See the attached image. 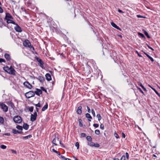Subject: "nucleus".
<instances>
[{
  "label": "nucleus",
  "mask_w": 160,
  "mask_h": 160,
  "mask_svg": "<svg viewBox=\"0 0 160 160\" xmlns=\"http://www.w3.org/2000/svg\"><path fill=\"white\" fill-rule=\"evenodd\" d=\"M3 70L7 72L9 74L16 76V71L11 66L9 67L8 66H6L3 67Z\"/></svg>",
  "instance_id": "nucleus-1"
},
{
  "label": "nucleus",
  "mask_w": 160,
  "mask_h": 160,
  "mask_svg": "<svg viewBox=\"0 0 160 160\" xmlns=\"http://www.w3.org/2000/svg\"><path fill=\"white\" fill-rule=\"evenodd\" d=\"M13 120L15 123H21L22 121L21 117L18 115L14 116L13 118Z\"/></svg>",
  "instance_id": "nucleus-2"
},
{
  "label": "nucleus",
  "mask_w": 160,
  "mask_h": 160,
  "mask_svg": "<svg viewBox=\"0 0 160 160\" xmlns=\"http://www.w3.org/2000/svg\"><path fill=\"white\" fill-rule=\"evenodd\" d=\"M25 96L27 98H29L31 97H34L35 96V94L33 91H31L26 93Z\"/></svg>",
  "instance_id": "nucleus-3"
},
{
  "label": "nucleus",
  "mask_w": 160,
  "mask_h": 160,
  "mask_svg": "<svg viewBox=\"0 0 160 160\" xmlns=\"http://www.w3.org/2000/svg\"><path fill=\"white\" fill-rule=\"evenodd\" d=\"M35 58L37 61L39 63L38 64L39 66L42 69H45V68L43 65L44 63L42 60L38 57H35Z\"/></svg>",
  "instance_id": "nucleus-4"
},
{
  "label": "nucleus",
  "mask_w": 160,
  "mask_h": 160,
  "mask_svg": "<svg viewBox=\"0 0 160 160\" xmlns=\"http://www.w3.org/2000/svg\"><path fill=\"white\" fill-rule=\"evenodd\" d=\"M0 106H1V108L2 111L5 112H6L8 111V107L3 102H0Z\"/></svg>",
  "instance_id": "nucleus-5"
},
{
  "label": "nucleus",
  "mask_w": 160,
  "mask_h": 160,
  "mask_svg": "<svg viewBox=\"0 0 160 160\" xmlns=\"http://www.w3.org/2000/svg\"><path fill=\"white\" fill-rule=\"evenodd\" d=\"M32 78L35 79H36L38 80L41 82H43L45 81V79L44 77L41 76H39L38 77H35L34 76L32 77L31 76Z\"/></svg>",
  "instance_id": "nucleus-6"
},
{
  "label": "nucleus",
  "mask_w": 160,
  "mask_h": 160,
  "mask_svg": "<svg viewBox=\"0 0 160 160\" xmlns=\"http://www.w3.org/2000/svg\"><path fill=\"white\" fill-rule=\"evenodd\" d=\"M37 116V114L36 112H35L33 114H32L31 115V121L33 122L35 121L36 119Z\"/></svg>",
  "instance_id": "nucleus-7"
},
{
  "label": "nucleus",
  "mask_w": 160,
  "mask_h": 160,
  "mask_svg": "<svg viewBox=\"0 0 160 160\" xmlns=\"http://www.w3.org/2000/svg\"><path fill=\"white\" fill-rule=\"evenodd\" d=\"M14 25H16V26L14 27V28L15 30L17 32H21L22 31L21 28L19 26V25L17 23H16V24H14Z\"/></svg>",
  "instance_id": "nucleus-8"
},
{
  "label": "nucleus",
  "mask_w": 160,
  "mask_h": 160,
  "mask_svg": "<svg viewBox=\"0 0 160 160\" xmlns=\"http://www.w3.org/2000/svg\"><path fill=\"white\" fill-rule=\"evenodd\" d=\"M23 46L29 48L31 45V44L29 41L28 40H25L23 43Z\"/></svg>",
  "instance_id": "nucleus-9"
},
{
  "label": "nucleus",
  "mask_w": 160,
  "mask_h": 160,
  "mask_svg": "<svg viewBox=\"0 0 160 160\" xmlns=\"http://www.w3.org/2000/svg\"><path fill=\"white\" fill-rule=\"evenodd\" d=\"M23 84L25 87L29 89H31L32 88V85L28 81L24 82Z\"/></svg>",
  "instance_id": "nucleus-10"
},
{
  "label": "nucleus",
  "mask_w": 160,
  "mask_h": 160,
  "mask_svg": "<svg viewBox=\"0 0 160 160\" xmlns=\"http://www.w3.org/2000/svg\"><path fill=\"white\" fill-rule=\"evenodd\" d=\"M13 19V18L12 16L9 13H6L5 18H4L5 20H6L8 19Z\"/></svg>",
  "instance_id": "nucleus-11"
},
{
  "label": "nucleus",
  "mask_w": 160,
  "mask_h": 160,
  "mask_svg": "<svg viewBox=\"0 0 160 160\" xmlns=\"http://www.w3.org/2000/svg\"><path fill=\"white\" fill-rule=\"evenodd\" d=\"M57 141H59V138L58 137H56V136H55L54 138H53L52 142L55 145L57 146L58 144L56 143V142Z\"/></svg>",
  "instance_id": "nucleus-12"
},
{
  "label": "nucleus",
  "mask_w": 160,
  "mask_h": 160,
  "mask_svg": "<svg viewBox=\"0 0 160 160\" xmlns=\"http://www.w3.org/2000/svg\"><path fill=\"white\" fill-rule=\"evenodd\" d=\"M82 107L81 106H79L76 111L77 113L79 115H81L82 113Z\"/></svg>",
  "instance_id": "nucleus-13"
},
{
  "label": "nucleus",
  "mask_w": 160,
  "mask_h": 160,
  "mask_svg": "<svg viewBox=\"0 0 160 160\" xmlns=\"http://www.w3.org/2000/svg\"><path fill=\"white\" fill-rule=\"evenodd\" d=\"M36 91L35 92H34V94L35 93L37 95H38V96H39L40 94H42V91L41 90L38 88H36Z\"/></svg>",
  "instance_id": "nucleus-14"
},
{
  "label": "nucleus",
  "mask_w": 160,
  "mask_h": 160,
  "mask_svg": "<svg viewBox=\"0 0 160 160\" xmlns=\"http://www.w3.org/2000/svg\"><path fill=\"white\" fill-rule=\"evenodd\" d=\"M111 25L114 28L119 30L120 31H121V29L113 22H112L111 23Z\"/></svg>",
  "instance_id": "nucleus-15"
},
{
  "label": "nucleus",
  "mask_w": 160,
  "mask_h": 160,
  "mask_svg": "<svg viewBox=\"0 0 160 160\" xmlns=\"http://www.w3.org/2000/svg\"><path fill=\"white\" fill-rule=\"evenodd\" d=\"M46 80L48 81H50L52 79L51 76L50 74L47 73L45 75Z\"/></svg>",
  "instance_id": "nucleus-16"
},
{
  "label": "nucleus",
  "mask_w": 160,
  "mask_h": 160,
  "mask_svg": "<svg viewBox=\"0 0 160 160\" xmlns=\"http://www.w3.org/2000/svg\"><path fill=\"white\" fill-rule=\"evenodd\" d=\"M4 57L8 61H10L11 58L10 55L8 53H5L4 55Z\"/></svg>",
  "instance_id": "nucleus-17"
},
{
  "label": "nucleus",
  "mask_w": 160,
  "mask_h": 160,
  "mask_svg": "<svg viewBox=\"0 0 160 160\" xmlns=\"http://www.w3.org/2000/svg\"><path fill=\"white\" fill-rule=\"evenodd\" d=\"M13 19H8L6 20L7 23L8 24L12 23L13 24H16V22L12 20Z\"/></svg>",
  "instance_id": "nucleus-18"
},
{
  "label": "nucleus",
  "mask_w": 160,
  "mask_h": 160,
  "mask_svg": "<svg viewBox=\"0 0 160 160\" xmlns=\"http://www.w3.org/2000/svg\"><path fill=\"white\" fill-rule=\"evenodd\" d=\"M12 133L14 134H16L18 133L20 134H22L23 133V132L22 131H18L14 129H12Z\"/></svg>",
  "instance_id": "nucleus-19"
},
{
  "label": "nucleus",
  "mask_w": 160,
  "mask_h": 160,
  "mask_svg": "<svg viewBox=\"0 0 160 160\" xmlns=\"http://www.w3.org/2000/svg\"><path fill=\"white\" fill-rule=\"evenodd\" d=\"M86 117L88 118V120L90 122L91 119H92V117L88 113H87L86 114Z\"/></svg>",
  "instance_id": "nucleus-20"
},
{
  "label": "nucleus",
  "mask_w": 160,
  "mask_h": 160,
  "mask_svg": "<svg viewBox=\"0 0 160 160\" xmlns=\"http://www.w3.org/2000/svg\"><path fill=\"white\" fill-rule=\"evenodd\" d=\"M22 127L25 130H27L29 128V125L27 123H24Z\"/></svg>",
  "instance_id": "nucleus-21"
},
{
  "label": "nucleus",
  "mask_w": 160,
  "mask_h": 160,
  "mask_svg": "<svg viewBox=\"0 0 160 160\" xmlns=\"http://www.w3.org/2000/svg\"><path fill=\"white\" fill-rule=\"evenodd\" d=\"M8 104L11 107V108H13V109H14L15 107L14 104L11 101H9L8 102Z\"/></svg>",
  "instance_id": "nucleus-22"
},
{
  "label": "nucleus",
  "mask_w": 160,
  "mask_h": 160,
  "mask_svg": "<svg viewBox=\"0 0 160 160\" xmlns=\"http://www.w3.org/2000/svg\"><path fill=\"white\" fill-rule=\"evenodd\" d=\"M48 108V103L47 102L46 104L43 106V108L42 109V111H44L46 109H47Z\"/></svg>",
  "instance_id": "nucleus-23"
},
{
  "label": "nucleus",
  "mask_w": 160,
  "mask_h": 160,
  "mask_svg": "<svg viewBox=\"0 0 160 160\" xmlns=\"http://www.w3.org/2000/svg\"><path fill=\"white\" fill-rule=\"evenodd\" d=\"M32 137V135L30 134L27 136L23 137H22V138L25 140L28 139L29 138H31Z\"/></svg>",
  "instance_id": "nucleus-24"
},
{
  "label": "nucleus",
  "mask_w": 160,
  "mask_h": 160,
  "mask_svg": "<svg viewBox=\"0 0 160 160\" xmlns=\"http://www.w3.org/2000/svg\"><path fill=\"white\" fill-rule=\"evenodd\" d=\"M143 31H144V34L147 37V38H150L151 37L149 35L148 32L145 30H143Z\"/></svg>",
  "instance_id": "nucleus-25"
},
{
  "label": "nucleus",
  "mask_w": 160,
  "mask_h": 160,
  "mask_svg": "<svg viewBox=\"0 0 160 160\" xmlns=\"http://www.w3.org/2000/svg\"><path fill=\"white\" fill-rule=\"evenodd\" d=\"M88 144L91 147H93V145H94V143L92 141H90L88 142Z\"/></svg>",
  "instance_id": "nucleus-26"
},
{
  "label": "nucleus",
  "mask_w": 160,
  "mask_h": 160,
  "mask_svg": "<svg viewBox=\"0 0 160 160\" xmlns=\"http://www.w3.org/2000/svg\"><path fill=\"white\" fill-rule=\"evenodd\" d=\"M78 121L80 127H82V120L81 119H79Z\"/></svg>",
  "instance_id": "nucleus-27"
},
{
  "label": "nucleus",
  "mask_w": 160,
  "mask_h": 160,
  "mask_svg": "<svg viewBox=\"0 0 160 160\" xmlns=\"http://www.w3.org/2000/svg\"><path fill=\"white\" fill-rule=\"evenodd\" d=\"M86 138L87 140L88 141V142L92 141V140L91 137L90 136H87Z\"/></svg>",
  "instance_id": "nucleus-28"
},
{
  "label": "nucleus",
  "mask_w": 160,
  "mask_h": 160,
  "mask_svg": "<svg viewBox=\"0 0 160 160\" xmlns=\"http://www.w3.org/2000/svg\"><path fill=\"white\" fill-rule=\"evenodd\" d=\"M152 89L156 93L160 98V94L154 88H152Z\"/></svg>",
  "instance_id": "nucleus-29"
},
{
  "label": "nucleus",
  "mask_w": 160,
  "mask_h": 160,
  "mask_svg": "<svg viewBox=\"0 0 160 160\" xmlns=\"http://www.w3.org/2000/svg\"><path fill=\"white\" fill-rule=\"evenodd\" d=\"M16 128L19 130H21V131H22V127L19 125L17 126Z\"/></svg>",
  "instance_id": "nucleus-30"
},
{
  "label": "nucleus",
  "mask_w": 160,
  "mask_h": 160,
  "mask_svg": "<svg viewBox=\"0 0 160 160\" xmlns=\"http://www.w3.org/2000/svg\"><path fill=\"white\" fill-rule=\"evenodd\" d=\"M28 109L29 110V111L30 112H32L33 111V107L32 106L30 107H28Z\"/></svg>",
  "instance_id": "nucleus-31"
},
{
  "label": "nucleus",
  "mask_w": 160,
  "mask_h": 160,
  "mask_svg": "<svg viewBox=\"0 0 160 160\" xmlns=\"http://www.w3.org/2000/svg\"><path fill=\"white\" fill-rule=\"evenodd\" d=\"M97 117L98 118V120L99 121H100V120H101L102 118L100 114H98L97 115Z\"/></svg>",
  "instance_id": "nucleus-32"
},
{
  "label": "nucleus",
  "mask_w": 160,
  "mask_h": 160,
  "mask_svg": "<svg viewBox=\"0 0 160 160\" xmlns=\"http://www.w3.org/2000/svg\"><path fill=\"white\" fill-rule=\"evenodd\" d=\"M4 121L3 117L0 116V123H3Z\"/></svg>",
  "instance_id": "nucleus-33"
},
{
  "label": "nucleus",
  "mask_w": 160,
  "mask_h": 160,
  "mask_svg": "<svg viewBox=\"0 0 160 160\" xmlns=\"http://www.w3.org/2000/svg\"><path fill=\"white\" fill-rule=\"evenodd\" d=\"M95 133L98 135H99L100 134V131L98 129H97L95 130Z\"/></svg>",
  "instance_id": "nucleus-34"
},
{
  "label": "nucleus",
  "mask_w": 160,
  "mask_h": 160,
  "mask_svg": "<svg viewBox=\"0 0 160 160\" xmlns=\"http://www.w3.org/2000/svg\"><path fill=\"white\" fill-rule=\"evenodd\" d=\"M138 35H140V36H141L142 38H145V36H144V34H143L142 33H140V32H138Z\"/></svg>",
  "instance_id": "nucleus-35"
},
{
  "label": "nucleus",
  "mask_w": 160,
  "mask_h": 160,
  "mask_svg": "<svg viewBox=\"0 0 160 160\" xmlns=\"http://www.w3.org/2000/svg\"><path fill=\"white\" fill-rule=\"evenodd\" d=\"M147 57L151 60L152 62H153L154 61L153 59L149 55H147Z\"/></svg>",
  "instance_id": "nucleus-36"
},
{
  "label": "nucleus",
  "mask_w": 160,
  "mask_h": 160,
  "mask_svg": "<svg viewBox=\"0 0 160 160\" xmlns=\"http://www.w3.org/2000/svg\"><path fill=\"white\" fill-rule=\"evenodd\" d=\"M0 147L2 149H4L6 148L7 147L5 145L2 144L0 146Z\"/></svg>",
  "instance_id": "nucleus-37"
},
{
  "label": "nucleus",
  "mask_w": 160,
  "mask_h": 160,
  "mask_svg": "<svg viewBox=\"0 0 160 160\" xmlns=\"http://www.w3.org/2000/svg\"><path fill=\"white\" fill-rule=\"evenodd\" d=\"M92 113L93 115V117H95L96 116L95 112L93 109H91Z\"/></svg>",
  "instance_id": "nucleus-38"
},
{
  "label": "nucleus",
  "mask_w": 160,
  "mask_h": 160,
  "mask_svg": "<svg viewBox=\"0 0 160 160\" xmlns=\"http://www.w3.org/2000/svg\"><path fill=\"white\" fill-rule=\"evenodd\" d=\"M35 106L37 107H39L40 108L42 107L41 105L40 104V103L39 102H38L37 104H35Z\"/></svg>",
  "instance_id": "nucleus-39"
},
{
  "label": "nucleus",
  "mask_w": 160,
  "mask_h": 160,
  "mask_svg": "<svg viewBox=\"0 0 160 160\" xmlns=\"http://www.w3.org/2000/svg\"><path fill=\"white\" fill-rule=\"evenodd\" d=\"M75 146L77 147V149H78L79 148V143L78 142H77L75 143Z\"/></svg>",
  "instance_id": "nucleus-40"
},
{
  "label": "nucleus",
  "mask_w": 160,
  "mask_h": 160,
  "mask_svg": "<svg viewBox=\"0 0 160 160\" xmlns=\"http://www.w3.org/2000/svg\"><path fill=\"white\" fill-rule=\"evenodd\" d=\"M86 136V134L84 133H82L81 134V137H84Z\"/></svg>",
  "instance_id": "nucleus-41"
},
{
  "label": "nucleus",
  "mask_w": 160,
  "mask_h": 160,
  "mask_svg": "<svg viewBox=\"0 0 160 160\" xmlns=\"http://www.w3.org/2000/svg\"><path fill=\"white\" fill-rule=\"evenodd\" d=\"M114 135V136L117 138H119V136L116 133V132H115Z\"/></svg>",
  "instance_id": "nucleus-42"
},
{
  "label": "nucleus",
  "mask_w": 160,
  "mask_h": 160,
  "mask_svg": "<svg viewBox=\"0 0 160 160\" xmlns=\"http://www.w3.org/2000/svg\"><path fill=\"white\" fill-rule=\"evenodd\" d=\"M137 17L138 18H145L146 17H144L143 16L140 15H137Z\"/></svg>",
  "instance_id": "nucleus-43"
},
{
  "label": "nucleus",
  "mask_w": 160,
  "mask_h": 160,
  "mask_svg": "<svg viewBox=\"0 0 160 160\" xmlns=\"http://www.w3.org/2000/svg\"><path fill=\"white\" fill-rule=\"evenodd\" d=\"M2 24L4 26L7 27V28H8V29H9V26L7 24L6 25L5 24V23H4L3 22H2Z\"/></svg>",
  "instance_id": "nucleus-44"
},
{
  "label": "nucleus",
  "mask_w": 160,
  "mask_h": 160,
  "mask_svg": "<svg viewBox=\"0 0 160 160\" xmlns=\"http://www.w3.org/2000/svg\"><path fill=\"white\" fill-rule=\"evenodd\" d=\"M93 146L95 147L98 148L100 146V145L98 143H94V145H93Z\"/></svg>",
  "instance_id": "nucleus-45"
},
{
  "label": "nucleus",
  "mask_w": 160,
  "mask_h": 160,
  "mask_svg": "<svg viewBox=\"0 0 160 160\" xmlns=\"http://www.w3.org/2000/svg\"><path fill=\"white\" fill-rule=\"evenodd\" d=\"M137 88L140 91V92H141L142 93L144 94V92L142 90V89H141V88H139L138 87H137Z\"/></svg>",
  "instance_id": "nucleus-46"
},
{
  "label": "nucleus",
  "mask_w": 160,
  "mask_h": 160,
  "mask_svg": "<svg viewBox=\"0 0 160 160\" xmlns=\"http://www.w3.org/2000/svg\"><path fill=\"white\" fill-rule=\"evenodd\" d=\"M100 128L102 129V130H104V126L103 124H101L100 125Z\"/></svg>",
  "instance_id": "nucleus-47"
},
{
  "label": "nucleus",
  "mask_w": 160,
  "mask_h": 160,
  "mask_svg": "<svg viewBox=\"0 0 160 160\" xmlns=\"http://www.w3.org/2000/svg\"><path fill=\"white\" fill-rule=\"evenodd\" d=\"M41 89L42 90L44 91L45 92H47V90L46 89H45L44 87H41Z\"/></svg>",
  "instance_id": "nucleus-48"
},
{
  "label": "nucleus",
  "mask_w": 160,
  "mask_h": 160,
  "mask_svg": "<svg viewBox=\"0 0 160 160\" xmlns=\"http://www.w3.org/2000/svg\"><path fill=\"white\" fill-rule=\"evenodd\" d=\"M125 157L124 155L122 156L121 158V160H125Z\"/></svg>",
  "instance_id": "nucleus-49"
},
{
  "label": "nucleus",
  "mask_w": 160,
  "mask_h": 160,
  "mask_svg": "<svg viewBox=\"0 0 160 160\" xmlns=\"http://www.w3.org/2000/svg\"><path fill=\"white\" fill-rule=\"evenodd\" d=\"M93 126L94 127H95L96 128H98V127L99 125L98 124H93Z\"/></svg>",
  "instance_id": "nucleus-50"
},
{
  "label": "nucleus",
  "mask_w": 160,
  "mask_h": 160,
  "mask_svg": "<svg viewBox=\"0 0 160 160\" xmlns=\"http://www.w3.org/2000/svg\"><path fill=\"white\" fill-rule=\"evenodd\" d=\"M136 53H137L138 54V56L139 57H142V56L139 54V52H138V51H136Z\"/></svg>",
  "instance_id": "nucleus-51"
},
{
  "label": "nucleus",
  "mask_w": 160,
  "mask_h": 160,
  "mask_svg": "<svg viewBox=\"0 0 160 160\" xmlns=\"http://www.w3.org/2000/svg\"><path fill=\"white\" fill-rule=\"evenodd\" d=\"M87 108L88 112V113H90V111H91V110H90V109L89 108L88 106H87Z\"/></svg>",
  "instance_id": "nucleus-52"
},
{
  "label": "nucleus",
  "mask_w": 160,
  "mask_h": 160,
  "mask_svg": "<svg viewBox=\"0 0 160 160\" xmlns=\"http://www.w3.org/2000/svg\"><path fill=\"white\" fill-rule=\"evenodd\" d=\"M126 154V158L127 159H128L129 158V154H128V153L127 152H126L125 153Z\"/></svg>",
  "instance_id": "nucleus-53"
},
{
  "label": "nucleus",
  "mask_w": 160,
  "mask_h": 160,
  "mask_svg": "<svg viewBox=\"0 0 160 160\" xmlns=\"http://www.w3.org/2000/svg\"><path fill=\"white\" fill-rule=\"evenodd\" d=\"M3 135H6V136H9L10 135V134L9 133H5Z\"/></svg>",
  "instance_id": "nucleus-54"
},
{
  "label": "nucleus",
  "mask_w": 160,
  "mask_h": 160,
  "mask_svg": "<svg viewBox=\"0 0 160 160\" xmlns=\"http://www.w3.org/2000/svg\"><path fill=\"white\" fill-rule=\"evenodd\" d=\"M59 141V143L60 144V145H61V147H65V146H64L63 144L61 143V141Z\"/></svg>",
  "instance_id": "nucleus-55"
},
{
  "label": "nucleus",
  "mask_w": 160,
  "mask_h": 160,
  "mask_svg": "<svg viewBox=\"0 0 160 160\" xmlns=\"http://www.w3.org/2000/svg\"><path fill=\"white\" fill-rule=\"evenodd\" d=\"M0 60H1V62H5V59L2 58H0Z\"/></svg>",
  "instance_id": "nucleus-56"
},
{
  "label": "nucleus",
  "mask_w": 160,
  "mask_h": 160,
  "mask_svg": "<svg viewBox=\"0 0 160 160\" xmlns=\"http://www.w3.org/2000/svg\"><path fill=\"white\" fill-rule=\"evenodd\" d=\"M3 12V10L1 7L0 6V13H2Z\"/></svg>",
  "instance_id": "nucleus-57"
},
{
  "label": "nucleus",
  "mask_w": 160,
  "mask_h": 160,
  "mask_svg": "<svg viewBox=\"0 0 160 160\" xmlns=\"http://www.w3.org/2000/svg\"><path fill=\"white\" fill-rule=\"evenodd\" d=\"M11 151L12 153H14L15 154H16V153H17L16 151L12 149Z\"/></svg>",
  "instance_id": "nucleus-58"
},
{
  "label": "nucleus",
  "mask_w": 160,
  "mask_h": 160,
  "mask_svg": "<svg viewBox=\"0 0 160 160\" xmlns=\"http://www.w3.org/2000/svg\"><path fill=\"white\" fill-rule=\"evenodd\" d=\"M118 12H119L120 13H124V12L122 11L121 10H120L119 9L118 10Z\"/></svg>",
  "instance_id": "nucleus-59"
},
{
  "label": "nucleus",
  "mask_w": 160,
  "mask_h": 160,
  "mask_svg": "<svg viewBox=\"0 0 160 160\" xmlns=\"http://www.w3.org/2000/svg\"><path fill=\"white\" fill-rule=\"evenodd\" d=\"M29 48H31V49L32 48V49L33 50H34V47L32 46L31 45Z\"/></svg>",
  "instance_id": "nucleus-60"
},
{
  "label": "nucleus",
  "mask_w": 160,
  "mask_h": 160,
  "mask_svg": "<svg viewBox=\"0 0 160 160\" xmlns=\"http://www.w3.org/2000/svg\"><path fill=\"white\" fill-rule=\"evenodd\" d=\"M142 88H144V86L141 83H140L138 84Z\"/></svg>",
  "instance_id": "nucleus-61"
},
{
  "label": "nucleus",
  "mask_w": 160,
  "mask_h": 160,
  "mask_svg": "<svg viewBox=\"0 0 160 160\" xmlns=\"http://www.w3.org/2000/svg\"><path fill=\"white\" fill-rule=\"evenodd\" d=\"M122 137L123 138H125V137H126V136H125V134L123 133L122 132Z\"/></svg>",
  "instance_id": "nucleus-62"
},
{
  "label": "nucleus",
  "mask_w": 160,
  "mask_h": 160,
  "mask_svg": "<svg viewBox=\"0 0 160 160\" xmlns=\"http://www.w3.org/2000/svg\"><path fill=\"white\" fill-rule=\"evenodd\" d=\"M60 157L61 158H62V159H64V160L65 159V158H66L64 156H63L62 155H61Z\"/></svg>",
  "instance_id": "nucleus-63"
},
{
  "label": "nucleus",
  "mask_w": 160,
  "mask_h": 160,
  "mask_svg": "<svg viewBox=\"0 0 160 160\" xmlns=\"http://www.w3.org/2000/svg\"><path fill=\"white\" fill-rule=\"evenodd\" d=\"M56 153H57L59 156H60L61 155L60 153L58 151H57Z\"/></svg>",
  "instance_id": "nucleus-64"
}]
</instances>
